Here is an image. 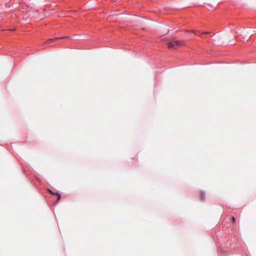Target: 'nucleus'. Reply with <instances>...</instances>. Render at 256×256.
Listing matches in <instances>:
<instances>
[{
    "label": "nucleus",
    "mask_w": 256,
    "mask_h": 256,
    "mask_svg": "<svg viewBox=\"0 0 256 256\" xmlns=\"http://www.w3.org/2000/svg\"><path fill=\"white\" fill-rule=\"evenodd\" d=\"M50 38V39H48L46 42V44H51L52 42H56L58 40V39H60V38Z\"/></svg>",
    "instance_id": "f03ea898"
},
{
    "label": "nucleus",
    "mask_w": 256,
    "mask_h": 256,
    "mask_svg": "<svg viewBox=\"0 0 256 256\" xmlns=\"http://www.w3.org/2000/svg\"><path fill=\"white\" fill-rule=\"evenodd\" d=\"M200 196H201V198H202V200H203V199L204 198V194L202 193V194H200Z\"/></svg>",
    "instance_id": "39448f33"
},
{
    "label": "nucleus",
    "mask_w": 256,
    "mask_h": 256,
    "mask_svg": "<svg viewBox=\"0 0 256 256\" xmlns=\"http://www.w3.org/2000/svg\"><path fill=\"white\" fill-rule=\"evenodd\" d=\"M56 196H58L57 201H58L60 200V198H61V196H60V194L59 193L56 192Z\"/></svg>",
    "instance_id": "7ed1b4c3"
},
{
    "label": "nucleus",
    "mask_w": 256,
    "mask_h": 256,
    "mask_svg": "<svg viewBox=\"0 0 256 256\" xmlns=\"http://www.w3.org/2000/svg\"><path fill=\"white\" fill-rule=\"evenodd\" d=\"M216 38V36H212V40H214V42H215V41H216V40H215L214 38Z\"/></svg>",
    "instance_id": "0eeeda50"
},
{
    "label": "nucleus",
    "mask_w": 256,
    "mask_h": 256,
    "mask_svg": "<svg viewBox=\"0 0 256 256\" xmlns=\"http://www.w3.org/2000/svg\"><path fill=\"white\" fill-rule=\"evenodd\" d=\"M232 222H233V223H234L235 222H236V220H235V218L234 216H232Z\"/></svg>",
    "instance_id": "20e7f679"
},
{
    "label": "nucleus",
    "mask_w": 256,
    "mask_h": 256,
    "mask_svg": "<svg viewBox=\"0 0 256 256\" xmlns=\"http://www.w3.org/2000/svg\"><path fill=\"white\" fill-rule=\"evenodd\" d=\"M208 32H204L203 34H208Z\"/></svg>",
    "instance_id": "6e6552de"
},
{
    "label": "nucleus",
    "mask_w": 256,
    "mask_h": 256,
    "mask_svg": "<svg viewBox=\"0 0 256 256\" xmlns=\"http://www.w3.org/2000/svg\"><path fill=\"white\" fill-rule=\"evenodd\" d=\"M53 194H54V195H56V193H52Z\"/></svg>",
    "instance_id": "9d476101"
},
{
    "label": "nucleus",
    "mask_w": 256,
    "mask_h": 256,
    "mask_svg": "<svg viewBox=\"0 0 256 256\" xmlns=\"http://www.w3.org/2000/svg\"><path fill=\"white\" fill-rule=\"evenodd\" d=\"M185 42L183 40H180L174 39L172 42H168V48L176 49L177 48L184 45Z\"/></svg>",
    "instance_id": "f257e3e1"
},
{
    "label": "nucleus",
    "mask_w": 256,
    "mask_h": 256,
    "mask_svg": "<svg viewBox=\"0 0 256 256\" xmlns=\"http://www.w3.org/2000/svg\"><path fill=\"white\" fill-rule=\"evenodd\" d=\"M50 193H52H52H53V192H52V191H50Z\"/></svg>",
    "instance_id": "1a4fd4ad"
},
{
    "label": "nucleus",
    "mask_w": 256,
    "mask_h": 256,
    "mask_svg": "<svg viewBox=\"0 0 256 256\" xmlns=\"http://www.w3.org/2000/svg\"><path fill=\"white\" fill-rule=\"evenodd\" d=\"M192 32H193V33H194V34H198V32H197V31H196V30H192Z\"/></svg>",
    "instance_id": "423d86ee"
}]
</instances>
